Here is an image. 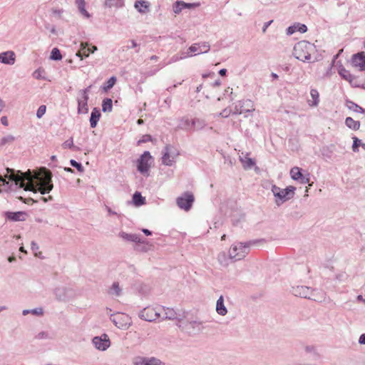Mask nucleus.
Listing matches in <instances>:
<instances>
[{"label": "nucleus", "instance_id": "nucleus-1", "mask_svg": "<svg viewBox=\"0 0 365 365\" xmlns=\"http://www.w3.org/2000/svg\"><path fill=\"white\" fill-rule=\"evenodd\" d=\"M6 178L14 182L15 186L41 194L50 192L53 189L52 173L46 168H42L38 173H33L30 170L23 173L11 168H6Z\"/></svg>", "mask_w": 365, "mask_h": 365}, {"label": "nucleus", "instance_id": "nucleus-2", "mask_svg": "<svg viewBox=\"0 0 365 365\" xmlns=\"http://www.w3.org/2000/svg\"><path fill=\"white\" fill-rule=\"evenodd\" d=\"M315 51L316 47L314 44L307 41H301L294 46L293 55L298 60L304 62L311 60V55Z\"/></svg>", "mask_w": 365, "mask_h": 365}, {"label": "nucleus", "instance_id": "nucleus-3", "mask_svg": "<svg viewBox=\"0 0 365 365\" xmlns=\"http://www.w3.org/2000/svg\"><path fill=\"white\" fill-rule=\"evenodd\" d=\"M271 190L275 197V203L279 206L294 197L295 187L293 186H288L285 189H282L277 185H273Z\"/></svg>", "mask_w": 365, "mask_h": 365}, {"label": "nucleus", "instance_id": "nucleus-4", "mask_svg": "<svg viewBox=\"0 0 365 365\" xmlns=\"http://www.w3.org/2000/svg\"><path fill=\"white\" fill-rule=\"evenodd\" d=\"M252 242H249L247 243L235 242L234 243L230 250L229 257L232 259L240 260L242 259L250 252V246Z\"/></svg>", "mask_w": 365, "mask_h": 365}, {"label": "nucleus", "instance_id": "nucleus-5", "mask_svg": "<svg viewBox=\"0 0 365 365\" xmlns=\"http://www.w3.org/2000/svg\"><path fill=\"white\" fill-rule=\"evenodd\" d=\"M153 162L150 152L145 151L137 161V169L143 175H149V170Z\"/></svg>", "mask_w": 365, "mask_h": 365}, {"label": "nucleus", "instance_id": "nucleus-6", "mask_svg": "<svg viewBox=\"0 0 365 365\" xmlns=\"http://www.w3.org/2000/svg\"><path fill=\"white\" fill-rule=\"evenodd\" d=\"M161 308L153 307H147L144 308L139 314L140 319L148 321V322H153L158 319L161 318Z\"/></svg>", "mask_w": 365, "mask_h": 365}, {"label": "nucleus", "instance_id": "nucleus-7", "mask_svg": "<svg viewBox=\"0 0 365 365\" xmlns=\"http://www.w3.org/2000/svg\"><path fill=\"white\" fill-rule=\"evenodd\" d=\"M114 324L119 329H127L131 324V318L126 314L118 312L112 315Z\"/></svg>", "mask_w": 365, "mask_h": 365}, {"label": "nucleus", "instance_id": "nucleus-8", "mask_svg": "<svg viewBox=\"0 0 365 365\" xmlns=\"http://www.w3.org/2000/svg\"><path fill=\"white\" fill-rule=\"evenodd\" d=\"M194 200V195L190 192H185L177 198L176 202L180 209L188 211L192 207Z\"/></svg>", "mask_w": 365, "mask_h": 365}, {"label": "nucleus", "instance_id": "nucleus-9", "mask_svg": "<svg viewBox=\"0 0 365 365\" xmlns=\"http://www.w3.org/2000/svg\"><path fill=\"white\" fill-rule=\"evenodd\" d=\"M254 110L253 102L250 99H247L237 102L232 110V113L240 115L242 113H250Z\"/></svg>", "mask_w": 365, "mask_h": 365}, {"label": "nucleus", "instance_id": "nucleus-10", "mask_svg": "<svg viewBox=\"0 0 365 365\" xmlns=\"http://www.w3.org/2000/svg\"><path fill=\"white\" fill-rule=\"evenodd\" d=\"M173 150V148L169 145H167L165 147L163 155L162 157L163 164L168 166L173 165L175 162V156L178 155V153H175Z\"/></svg>", "mask_w": 365, "mask_h": 365}, {"label": "nucleus", "instance_id": "nucleus-11", "mask_svg": "<svg viewBox=\"0 0 365 365\" xmlns=\"http://www.w3.org/2000/svg\"><path fill=\"white\" fill-rule=\"evenodd\" d=\"M291 293L294 297H307V295H316V290L307 286H297L292 288Z\"/></svg>", "mask_w": 365, "mask_h": 365}, {"label": "nucleus", "instance_id": "nucleus-12", "mask_svg": "<svg viewBox=\"0 0 365 365\" xmlns=\"http://www.w3.org/2000/svg\"><path fill=\"white\" fill-rule=\"evenodd\" d=\"M93 343L96 349L101 351L106 350L110 345L109 337L106 334H102L101 336L94 337Z\"/></svg>", "mask_w": 365, "mask_h": 365}, {"label": "nucleus", "instance_id": "nucleus-13", "mask_svg": "<svg viewBox=\"0 0 365 365\" xmlns=\"http://www.w3.org/2000/svg\"><path fill=\"white\" fill-rule=\"evenodd\" d=\"M351 64L353 66L359 68L360 71L365 70V53L360 52L354 54L351 58Z\"/></svg>", "mask_w": 365, "mask_h": 365}, {"label": "nucleus", "instance_id": "nucleus-14", "mask_svg": "<svg viewBox=\"0 0 365 365\" xmlns=\"http://www.w3.org/2000/svg\"><path fill=\"white\" fill-rule=\"evenodd\" d=\"M6 218L13 222H20L26 220L27 214L23 211L6 212L4 213Z\"/></svg>", "mask_w": 365, "mask_h": 365}, {"label": "nucleus", "instance_id": "nucleus-15", "mask_svg": "<svg viewBox=\"0 0 365 365\" xmlns=\"http://www.w3.org/2000/svg\"><path fill=\"white\" fill-rule=\"evenodd\" d=\"M199 5V4H190L185 3L182 1H177L173 5V12L175 14H179L183 9H192L196 7Z\"/></svg>", "mask_w": 365, "mask_h": 365}, {"label": "nucleus", "instance_id": "nucleus-16", "mask_svg": "<svg viewBox=\"0 0 365 365\" xmlns=\"http://www.w3.org/2000/svg\"><path fill=\"white\" fill-rule=\"evenodd\" d=\"M0 62L4 64L13 65L15 63L14 53L10 51L1 53Z\"/></svg>", "mask_w": 365, "mask_h": 365}, {"label": "nucleus", "instance_id": "nucleus-17", "mask_svg": "<svg viewBox=\"0 0 365 365\" xmlns=\"http://www.w3.org/2000/svg\"><path fill=\"white\" fill-rule=\"evenodd\" d=\"M76 5L78 8L79 13L83 16V18L89 19L91 14L86 9V1L85 0H76Z\"/></svg>", "mask_w": 365, "mask_h": 365}, {"label": "nucleus", "instance_id": "nucleus-18", "mask_svg": "<svg viewBox=\"0 0 365 365\" xmlns=\"http://www.w3.org/2000/svg\"><path fill=\"white\" fill-rule=\"evenodd\" d=\"M119 236L127 241L134 242H140L143 243L144 241H141L140 237L138 235L136 234H128L125 232H121L119 233Z\"/></svg>", "mask_w": 365, "mask_h": 365}, {"label": "nucleus", "instance_id": "nucleus-19", "mask_svg": "<svg viewBox=\"0 0 365 365\" xmlns=\"http://www.w3.org/2000/svg\"><path fill=\"white\" fill-rule=\"evenodd\" d=\"M310 96L312 100H308V104L311 107H317L319 103V93L315 88H311Z\"/></svg>", "mask_w": 365, "mask_h": 365}, {"label": "nucleus", "instance_id": "nucleus-20", "mask_svg": "<svg viewBox=\"0 0 365 365\" xmlns=\"http://www.w3.org/2000/svg\"><path fill=\"white\" fill-rule=\"evenodd\" d=\"M88 98H83L82 97L78 98V113H87L88 112Z\"/></svg>", "mask_w": 365, "mask_h": 365}, {"label": "nucleus", "instance_id": "nucleus-21", "mask_svg": "<svg viewBox=\"0 0 365 365\" xmlns=\"http://www.w3.org/2000/svg\"><path fill=\"white\" fill-rule=\"evenodd\" d=\"M101 117V112L97 108H94L91 112L90 118V124L92 128L97 125L98 121Z\"/></svg>", "mask_w": 365, "mask_h": 365}, {"label": "nucleus", "instance_id": "nucleus-22", "mask_svg": "<svg viewBox=\"0 0 365 365\" xmlns=\"http://www.w3.org/2000/svg\"><path fill=\"white\" fill-rule=\"evenodd\" d=\"M179 129L184 130H190L192 128V120H190L187 117H183L180 120L179 125L178 126Z\"/></svg>", "mask_w": 365, "mask_h": 365}, {"label": "nucleus", "instance_id": "nucleus-23", "mask_svg": "<svg viewBox=\"0 0 365 365\" xmlns=\"http://www.w3.org/2000/svg\"><path fill=\"white\" fill-rule=\"evenodd\" d=\"M149 3L143 0H138L135 2V8L140 12L145 14L148 11Z\"/></svg>", "mask_w": 365, "mask_h": 365}, {"label": "nucleus", "instance_id": "nucleus-24", "mask_svg": "<svg viewBox=\"0 0 365 365\" xmlns=\"http://www.w3.org/2000/svg\"><path fill=\"white\" fill-rule=\"evenodd\" d=\"M192 56H193V54H190L189 53L181 52L180 53H178V54L173 56L170 58L168 64H171V63H175L180 60L185 59L187 57H191Z\"/></svg>", "mask_w": 365, "mask_h": 365}, {"label": "nucleus", "instance_id": "nucleus-25", "mask_svg": "<svg viewBox=\"0 0 365 365\" xmlns=\"http://www.w3.org/2000/svg\"><path fill=\"white\" fill-rule=\"evenodd\" d=\"M133 202L135 206L139 207L145 204V198L140 192H135L133 195Z\"/></svg>", "mask_w": 365, "mask_h": 365}, {"label": "nucleus", "instance_id": "nucleus-26", "mask_svg": "<svg viewBox=\"0 0 365 365\" xmlns=\"http://www.w3.org/2000/svg\"><path fill=\"white\" fill-rule=\"evenodd\" d=\"M104 5L108 8H121L124 6V0H105Z\"/></svg>", "mask_w": 365, "mask_h": 365}, {"label": "nucleus", "instance_id": "nucleus-27", "mask_svg": "<svg viewBox=\"0 0 365 365\" xmlns=\"http://www.w3.org/2000/svg\"><path fill=\"white\" fill-rule=\"evenodd\" d=\"M345 124L346 125L354 130H357L359 129L360 128V122L359 121H357V120H354L351 117H347L345 120Z\"/></svg>", "mask_w": 365, "mask_h": 365}, {"label": "nucleus", "instance_id": "nucleus-28", "mask_svg": "<svg viewBox=\"0 0 365 365\" xmlns=\"http://www.w3.org/2000/svg\"><path fill=\"white\" fill-rule=\"evenodd\" d=\"M207 123L205 120L201 118H193L192 119V128L195 130H202L206 126Z\"/></svg>", "mask_w": 365, "mask_h": 365}, {"label": "nucleus", "instance_id": "nucleus-29", "mask_svg": "<svg viewBox=\"0 0 365 365\" xmlns=\"http://www.w3.org/2000/svg\"><path fill=\"white\" fill-rule=\"evenodd\" d=\"M346 106L349 110H352L354 112L360 113H364L365 110L359 106V105L356 104L355 103L347 100L346 102Z\"/></svg>", "mask_w": 365, "mask_h": 365}, {"label": "nucleus", "instance_id": "nucleus-30", "mask_svg": "<svg viewBox=\"0 0 365 365\" xmlns=\"http://www.w3.org/2000/svg\"><path fill=\"white\" fill-rule=\"evenodd\" d=\"M90 50V48L88 47L87 43H81V48L77 52L76 56H79L81 59H83V57H88L89 56L88 51Z\"/></svg>", "mask_w": 365, "mask_h": 365}, {"label": "nucleus", "instance_id": "nucleus-31", "mask_svg": "<svg viewBox=\"0 0 365 365\" xmlns=\"http://www.w3.org/2000/svg\"><path fill=\"white\" fill-rule=\"evenodd\" d=\"M161 319H174L176 317V313L173 309L168 308L166 310L161 308Z\"/></svg>", "mask_w": 365, "mask_h": 365}, {"label": "nucleus", "instance_id": "nucleus-32", "mask_svg": "<svg viewBox=\"0 0 365 365\" xmlns=\"http://www.w3.org/2000/svg\"><path fill=\"white\" fill-rule=\"evenodd\" d=\"M216 311L220 315H225L227 312V309L224 304L223 298H219L216 304Z\"/></svg>", "mask_w": 365, "mask_h": 365}, {"label": "nucleus", "instance_id": "nucleus-33", "mask_svg": "<svg viewBox=\"0 0 365 365\" xmlns=\"http://www.w3.org/2000/svg\"><path fill=\"white\" fill-rule=\"evenodd\" d=\"M290 175L293 180H298L302 177L303 174L299 167H294L290 170Z\"/></svg>", "mask_w": 365, "mask_h": 365}, {"label": "nucleus", "instance_id": "nucleus-34", "mask_svg": "<svg viewBox=\"0 0 365 365\" xmlns=\"http://www.w3.org/2000/svg\"><path fill=\"white\" fill-rule=\"evenodd\" d=\"M229 259H230V257H227L225 252L219 253L217 256L219 263L224 267H227L229 264Z\"/></svg>", "mask_w": 365, "mask_h": 365}, {"label": "nucleus", "instance_id": "nucleus-35", "mask_svg": "<svg viewBox=\"0 0 365 365\" xmlns=\"http://www.w3.org/2000/svg\"><path fill=\"white\" fill-rule=\"evenodd\" d=\"M113 103L112 100L110 98H106L103 101L102 103V110L103 112H110L112 111Z\"/></svg>", "mask_w": 365, "mask_h": 365}, {"label": "nucleus", "instance_id": "nucleus-36", "mask_svg": "<svg viewBox=\"0 0 365 365\" xmlns=\"http://www.w3.org/2000/svg\"><path fill=\"white\" fill-rule=\"evenodd\" d=\"M62 147L64 149L69 148V149H73V150H80V148L74 145L73 140L72 137L70 138L69 139H68L67 140H66L62 144Z\"/></svg>", "mask_w": 365, "mask_h": 365}, {"label": "nucleus", "instance_id": "nucleus-37", "mask_svg": "<svg viewBox=\"0 0 365 365\" xmlns=\"http://www.w3.org/2000/svg\"><path fill=\"white\" fill-rule=\"evenodd\" d=\"M109 294L111 295H120L121 293V289L119 287L118 282H114L110 289Z\"/></svg>", "mask_w": 365, "mask_h": 365}, {"label": "nucleus", "instance_id": "nucleus-38", "mask_svg": "<svg viewBox=\"0 0 365 365\" xmlns=\"http://www.w3.org/2000/svg\"><path fill=\"white\" fill-rule=\"evenodd\" d=\"M115 82H116V78L115 76L110 77L107 81L106 84L103 86V88H102L103 90L104 91H108V90H110V88H112L113 87V86L115 85Z\"/></svg>", "mask_w": 365, "mask_h": 365}, {"label": "nucleus", "instance_id": "nucleus-39", "mask_svg": "<svg viewBox=\"0 0 365 365\" xmlns=\"http://www.w3.org/2000/svg\"><path fill=\"white\" fill-rule=\"evenodd\" d=\"M339 73L341 78L346 81H351L354 79V76L345 68L340 69Z\"/></svg>", "mask_w": 365, "mask_h": 365}, {"label": "nucleus", "instance_id": "nucleus-40", "mask_svg": "<svg viewBox=\"0 0 365 365\" xmlns=\"http://www.w3.org/2000/svg\"><path fill=\"white\" fill-rule=\"evenodd\" d=\"M50 58H51V59L54 60V61L61 60L62 58V56H61L60 50L57 48H53L51 51Z\"/></svg>", "mask_w": 365, "mask_h": 365}, {"label": "nucleus", "instance_id": "nucleus-41", "mask_svg": "<svg viewBox=\"0 0 365 365\" xmlns=\"http://www.w3.org/2000/svg\"><path fill=\"white\" fill-rule=\"evenodd\" d=\"M240 161L243 164L245 168H251L254 165L255 162L252 158L245 157V158H240Z\"/></svg>", "mask_w": 365, "mask_h": 365}, {"label": "nucleus", "instance_id": "nucleus-42", "mask_svg": "<svg viewBox=\"0 0 365 365\" xmlns=\"http://www.w3.org/2000/svg\"><path fill=\"white\" fill-rule=\"evenodd\" d=\"M29 313H31L34 315L41 316L43 314V311L42 308H36L31 310L25 309L23 311V314L26 315Z\"/></svg>", "mask_w": 365, "mask_h": 365}, {"label": "nucleus", "instance_id": "nucleus-43", "mask_svg": "<svg viewBox=\"0 0 365 365\" xmlns=\"http://www.w3.org/2000/svg\"><path fill=\"white\" fill-rule=\"evenodd\" d=\"M65 11L62 9H52V15L56 19H63V14Z\"/></svg>", "mask_w": 365, "mask_h": 365}, {"label": "nucleus", "instance_id": "nucleus-44", "mask_svg": "<svg viewBox=\"0 0 365 365\" xmlns=\"http://www.w3.org/2000/svg\"><path fill=\"white\" fill-rule=\"evenodd\" d=\"M200 51V43H193L191 45L186 53H189L190 54H192L193 53H195V55L199 54L198 53Z\"/></svg>", "mask_w": 365, "mask_h": 365}, {"label": "nucleus", "instance_id": "nucleus-45", "mask_svg": "<svg viewBox=\"0 0 365 365\" xmlns=\"http://www.w3.org/2000/svg\"><path fill=\"white\" fill-rule=\"evenodd\" d=\"M133 365H147V359L141 357V356H136L133 360Z\"/></svg>", "mask_w": 365, "mask_h": 365}, {"label": "nucleus", "instance_id": "nucleus-46", "mask_svg": "<svg viewBox=\"0 0 365 365\" xmlns=\"http://www.w3.org/2000/svg\"><path fill=\"white\" fill-rule=\"evenodd\" d=\"M200 51L198 53H205L210 51V46L207 42L200 43Z\"/></svg>", "mask_w": 365, "mask_h": 365}, {"label": "nucleus", "instance_id": "nucleus-47", "mask_svg": "<svg viewBox=\"0 0 365 365\" xmlns=\"http://www.w3.org/2000/svg\"><path fill=\"white\" fill-rule=\"evenodd\" d=\"M44 73V70L42 68H38L33 73L34 78L36 79H44V76H43V73Z\"/></svg>", "mask_w": 365, "mask_h": 365}, {"label": "nucleus", "instance_id": "nucleus-48", "mask_svg": "<svg viewBox=\"0 0 365 365\" xmlns=\"http://www.w3.org/2000/svg\"><path fill=\"white\" fill-rule=\"evenodd\" d=\"M354 142L352 145V149L354 152H357L359 150L358 148L359 145L361 146V142L359 139H358L356 137L353 138Z\"/></svg>", "mask_w": 365, "mask_h": 365}, {"label": "nucleus", "instance_id": "nucleus-49", "mask_svg": "<svg viewBox=\"0 0 365 365\" xmlns=\"http://www.w3.org/2000/svg\"><path fill=\"white\" fill-rule=\"evenodd\" d=\"M46 110V107L44 105H41L39 106V108L37 110L36 112V117L38 118H42V116L45 114Z\"/></svg>", "mask_w": 365, "mask_h": 365}, {"label": "nucleus", "instance_id": "nucleus-50", "mask_svg": "<svg viewBox=\"0 0 365 365\" xmlns=\"http://www.w3.org/2000/svg\"><path fill=\"white\" fill-rule=\"evenodd\" d=\"M70 164H71V166L76 168L79 172H83V167L81 165V163H78L75 160H71Z\"/></svg>", "mask_w": 365, "mask_h": 365}, {"label": "nucleus", "instance_id": "nucleus-51", "mask_svg": "<svg viewBox=\"0 0 365 365\" xmlns=\"http://www.w3.org/2000/svg\"><path fill=\"white\" fill-rule=\"evenodd\" d=\"M14 140V137L9 135L7 136L4 137L1 140V145H4L6 143H11Z\"/></svg>", "mask_w": 365, "mask_h": 365}, {"label": "nucleus", "instance_id": "nucleus-52", "mask_svg": "<svg viewBox=\"0 0 365 365\" xmlns=\"http://www.w3.org/2000/svg\"><path fill=\"white\" fill-rule=\"evenodd\" d=\"M147 365H163V364L157 359H147Z\"/></svg>", "mask_w": 365, "mask_h": 365}, {"label": "nucleus", "instance_id": "nucleus-53", "mask_svg": "<svg viewBox=\"0 0 365 365\" xmlns=\"http://www.w3.org/2000/svg\"><path fill=\"white\" fill-rule=\"evenodd\" d=\"M130 45L124 46L121 48L123 51H124L125 50H128L130 48L138 47V44L134 40L130 41Z\"/></svg>", "mask_w": 365, "mask_h": 365}, {"label": "nucleus", "instance_id": "nucleus-54", "mask_svg": "<svg viewBox=\"0 0 365 365\" xmlns=\"http://www.w3.org/2000/svg\"><path fill=\"white\" fill-rule=\"evenodd\" d=\"M91 88V86H89L86 88L80 91L81 97L83 98H88V93Z\"/></svg>", "mask_w": 365, "mask_h": 365}, {"label": "nucleus", "instance_id": "nucleus-55", "mask_svg": "<svg viewBox=\"0 0 365 365\" xmlns=\"http://www.w3.org/2000/svg\"><path fill=\"white\" fill-rule=\"evenodd\" d=\"M295 26H297V31H298L301 34L305 33L307 31V27L304 24H295Z\"/></svg>", "mask_w": 365, "mask_h": 365}, {"label": "nucleus", "instance_id": "nucleus-56", "mask_svg": "<svg viewBox=\"0 0 365 365\" xmlns=\"http://www.w3.org/2000/svg\"><path fill=\"white\" fill-rule=\"evenodd\" d=\"M232 113V110L228 109V108H225L224 109L221 113H220L219 115L223 117V118H227Z\"/></svg>", "mask_w": 365, "mask_h": 365}, {"label": "nucleus", "instance_id": "nucleus-57", "mask_svg": "<svg viewBox=\"0 0 365 365\" xmlns=\"http://www.w3.org/2000/svg\"><path fill=\"white\" fill-rule=\"evenodd\" d=\"M140 287V294H146L148 293V290L149 289L148 287L144 284H139Z\"/></svg>", "mask_w": 365, "mask_h": 365}, {"label": "nucleus", "instance_id": "nucleus-58", "mask_svg": "<svg viewBox=\"0 0 365 365\" xmlns=\"http://www.w3.org/2000/svg\"><path fill=\"white\" fill-rule=\"evenodd\" d=\"M63 292H61V289H58L57 290V293L56 294V295H59L61 296V294H63V295H70L71 293H70V290L68 289H63Z\"/></svg>", "mask_w": 365, "mask_h": 365}, {"label": "nucleus", "instance_id": "nucleus-59", "mask_svg": "<svg viewBox=\"0 0 365 365\" xmlns=\"http://www.w3.org/2000/svg\"><path fill=\"white\" fill-rule=\"evenodd\" d=\"M287 34H289V35H292V34H293L294 32H296V31H297V26H295V25H293V26H289V27H288V29H287Z\"/></svg>", "mask_w": 365, "mask_h": 365}, {"label": "nucleus", "instance_id": "nucleus-60", "mask_svg": "<svg viewBox=\"0 0 365 365\" xmlns=\"http://www.w3.org/2000/svg\"><path fill=\"white\" fill-rule=\"evenodd\" d=\"M31 250L32 251L35 252H37V251L39 249V247L38 245H37L36 242H35L34 241H32L31 243Z\"/></svg>", "mask_w": 365, "mask_h": 365}, {"label": "nucleus", "instance_id": "nucleus-61", "mask_svg": "<svg viewBox=\"0 0 365 365\" xmlns=\"http://www.w3.org/2000/svg\"><path fill=\"white\" fill-rule=\"evenodd\" d=\"M302 184H306V183H308L309 182V177H306L304 176V175H302V178H299V180H298Z\"/></svg>", "mask_w": 365, "mask_h": 365}, {"label": "nucleus", "instance_id": "nucleus-62", "mask_svg": "<svg viewBox=\"0 0 365 365\" xmlns=\"http://www.w3.org/2000/svg\"><path fill=\"white\" fill-rule=\"evenodd\" d=\"M272 21H269L268 22L264 23L263 27H262V32L264 33L267 30V29L269 27V26L272 24Z\"/></svg>", "mask_w": 365, "mask_h": 365}, {"label": "nucleus", "instance_id": "nucleus-63", "mask_svg": "<svg viewBox=\"0 0 365 365\" xmlns=\"http://www.w3.org/2000/svg\"><path fill=\"white\" fill-rule=\"evenodd\" d=\"M346 277V274H344V273L339 274V275H337V276H336V278H337L339 281H342V280H344Z\"/></svg>", "mask_w": 365, "mask_h": 365}, {"label": "nucleus", "instance_id": "nucleus-64", "mask_svg": "<svg viewBox=\"0 0 365 365\" xmlns=\"http://www.w3.org/2000/svg\"><path fill=\"white\" fill-rule=\"evenodd\" d=\"M359 342L361 344H365V334L361 335V336L359 337Z\"/></svg>", "mask_w": 365, "mask_h": 365}]
</instances>
